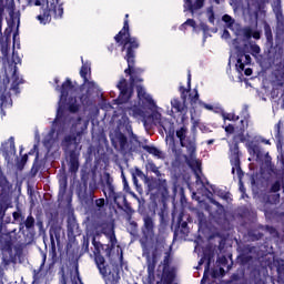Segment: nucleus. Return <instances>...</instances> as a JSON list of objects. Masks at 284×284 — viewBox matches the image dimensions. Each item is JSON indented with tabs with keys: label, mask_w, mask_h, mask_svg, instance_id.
I'll return each mask as SVG.
<instances>
[{
	"label": "nucleus",
	"mask_w": 284,
	"mask_h": 284,
	"mask_svg": "<svg viewBox=\"0 0 284 284\" xmlns=\"http://www.w3.org/2000/svg\"><path fill=\"white\" fill-rule=\"evenodd\" d=\"M23 83V80L19 78L17 73V67H9L3 73H0V99L1 110L3 108H10L12 105V99L10 98V90L17 93L19 85ZM2 114L6 115V113Z\"/></svg>",
	"instance_id": "1"
},
{
	"label": "nucleus",
	"mask_w": 284,
	"mask_h": 284,
	"mask_svg": "<svg viewBox=\"0 0 284 284\" xmlns=\"http://www.w3.org/2000/svg\"><path fill=\"white\" fill-rule=\"evenodd\" d=\"M138 97L140 99L138 106L133 105L131 108L133 116H143L144 119H146L148 114H150V112H153L151 114L153 122L163 128L166 121L165 118H163V115H161L159 111H154L156 110V104L154 103V100H152V97H150V94H146L145 89H143V87L141 85H138Z\"/></svg>",
	"instance_id": "2"
},
{
	"label": "nucleus",
	"mask_w": 284,
	"mask_h": 284,
	"mask_svg": "<svg viewBox=\"0 0 284 284\" xmlns=\"http://www.w3.org/2000/svg\"><path fill=\"white\" fill-rule=\"evenodd\" d=\"M116 43H124L123 50H126V61L129 63V68L125 69V74L131 75V85H134L136 81H143L142 79L134 78V70L132 69V63H134V52L132 50H136L139 48V42L136 38L130 37V24L128 20L124 21L123 29L115 36Z\"/></svg>",
	"instance_id": "3"
},
{
	"label": "nucleus",
	"mask_w": 284,
	"mask_h": 284,
	"mask_svg": "<svg viewBox=\"0 0 284 284\" xmlns=\"http://www.w3.org/2000/svg\"><path fill=\"white\" fill-rule=\"evenodd\" d=\"M176 136L180 139V143L182 148H186L189 152V158H186V163L194 170L196 176V183H201V179L199 178V172L196 170H201V163L194 159V154L196 152V142L194 139L187 136V128L182 126L176 130Z\"/></svg>",
	"instance_id": "4"
},
{
	"label": "nucleus",
	"mask_w": 284,
	"mask_h": 284,
	"mask_svg": "<svg viewBox=\"0 0 284 284\" xmlns=\"http://www.w3.org/2000/svg\"><path fill=\"white\" fill-rule=\"evenodd\" d=\"M88 125L89 122L81 118L72 120L70 129L71 136L65 138L67 143H72V141L73 143H79V141H81V136H83L85 130H88Z\"/></svg>",
	"instance_id": "5"
},
{
	"label": "nucleus",
	"mask_w": 284,
	"mask_h": 284,
	"mask_svg": "<svg viewBox=\"0 0 284 284\" xmlns=\"http://www.w3.org/2000/svg\"><path fill=\"white\" fill-rule=\"evenodd\" d=\"M118 88L120 90L118 104L123 105V103H128L132 97V85H128V80L122 78L118 83Z\"/></svg>",
	"instance_id": "6"
},
{
	"label": "nucleus",
	"mask_w": 284,
	"mask_h": 284,
	"mask_svg": "<svg viewBox=\"0 0 284 284\" xmlns=\"http://www.w3.org/2000/svg\"><path fill=\"white\" fill-rule=\"evenodd\" d=\"M231 163H232V174H241V164L239 160V145L235 144L231 146Z\"/></svg>",
	"instance_id": "7"
},
{
	"label": "nucleus",
	"mask_w": 284,
	"mask_h": 284,
	"mask_svg": "<svg viewBox=\"0 0 284 284\" xmlns=\"http://www.w3.org/2000/svg\"><path fill=\"white\" fill-rule=\"evenodd\" d=\"M94 261L100 274L105 278V276L110 274V266L105 264V257L101 254H97Z\"/></svg>",
	"instance_id": "8"
},
{
	"label": "nucleus",
	"mask_w": 284,
	"mask_h": 284,
	"mask_svg": "<svg viewBox=\"0 0 284 284\" xmlns=\"http://www.w3.org/2000/svg\"><path fill=\"white\" fill-rule=\"evenodd\" d=\"M181 91L183 101L179 99L171 100V106L175 112H185V110H187V106L185 105V94H187V91L183 90V88H181Z\"/></svg>",
	"instance_id": "9"
},
{
	"label": "nucleus",
	"mask_w": 284,
	"mask_h": 284,
	"mask_svg": "<svg viewBox=\"0 0 284 284\" xmlns=\"http://www.w3.org/2000/svg\"><path fill=\"white\" fill-rule=\"evenodd\" d=\"M80 74L84 78V90H97V84L94 82L88 81V74H90V64H83Z\"/></svg>",
	"instance_id": "10"
},
{
	"label": "nucleus",
	"mask_w": 284,
	"mask_h": 284,
	"mask_svg": "<svg viewBox=\"0 0 284 284\" xmlns=\"http://www.w3.org/2000/svg\"><path fill=\"white\" fill-rule=\"evenodd\" d=\"M112 144L114 145L115 150L123 152L128 150V138L120 133L112 140Z\"/></svg>",
	"instance_id": "11"
},
{
	"label": "nucleus",
	"mask_w": 284,
	"mask_h": 284,
	"mask_svg": "<svg viewBox=\"0 0 284 284\" xmlns=\"http://www.w3.org/2000/svg\"><path fill=\"white\" fill-rule=\"evenodd\" d=\"M250 63H252V58L248 54H240L235 68L237 72H243L245 65H250Z\"/></svg>",
	"instance_id": "12"
},
{
	"label": "nucleus",
	"mask_w": 284,
	"mask_h": 284,
	"mask_svg": "<svg viewBox=\"0 0 284 284\" xmlns=\"http://www.w3.org/2000/svg\"><path fill=\"white\" fill-rule=\"evenodd\" d=\"M204 1L205 0H184V8L194 13L196 10H201V8H203Z\"/></svg>",
	"instance_id": "13"
},
{
	"label": "nucleus",
	"mask_w": 284,
	"mask_h": 284,
	"mask_svg": "<svg viewBox=\"0 0 284 284\" xmlns=\"http://www.w3.org/2000/svg\"><path fill=\"white\" fill-rule=\"evenodd\" d=\"M155 187H156L158 192L162 193V196H166V194H168V180L160 176L155 181Z\"/></svg>",
	"instance_id": "14"
},
{
	"label": "nucleus",
	"mask_w": 284,
	"mask_h": 284,
	"mask_svg": "<svg viewBox=\"0 0 284 284\" xmlns=\"http://www.w3.org/2000/svg\"><path fill=\"white\" fill-rule=\"evenodd\" d=\"M68 94H72V82L70 80H67L62 84V90H61V98L60 101H63Z\"/></svg>",
	"instance_id": "15"
},
{
	"label": "nucleus",
	"mask_w": 284,
	"mask_h": 284,
	"mask_svg": "<svg viewBox=\"0 0 284 284\" xmlns=\"http://www.w3.org/2000/svg\"><path fill=\"white\" fill-rule=\"evenodd\" d=\"M105 236H108L111 247L116 246V235L114 234V225H109V231H104Z\"/></svg>",
	"instance_id": "16"
},
{
	"label": "nucleus",
	"mask_w": 284,
	"mask_h": 284,
	"mask_svg": "<svg viewBox=\"0 0 284 284\" xmlns=\"http://www.w3.org/2000/svg\"><path fill=\"white\" fill-rule=\"evenodd\" d=\"M144 150L146 152H149V154H152L153 156H156L158 159H162L163 158V152H161L159 149L154 148V146H144Z\"/></svg>",
	"instance_id": "17"
},
{
	"label": "nucleus",
	"mask_w": 284,
	"mask_h": 284,
	"mask_svg": "<svg viewBox=\"0 0 284 284\" xmlns=\"http://www.w3.org/2000/svg\"><path fill=\"white\" fill-rule=\"evenodd\" d=\"M0 50H1V53L2 55L6 58H8V52H10V44L8 43V41H3L1 40L0 41Z\"/></svg>",
	"instance_id": "18"
},
{
	"label": "nucleus",
	"mask_w": 284,
	"mask_h": 284,
	"mask_svg": "<svg viewBox=\"0 0 284 284\" xmlns=\"http://www.w3.org/2000/svg\"><path fill=\"white\" fill-rule=\"evenodd\" d=\"M146 169L150 170V172H153V174H155L158 178L163 176V174H161V171H159V168L152 162H149L146 164Z\"/></svg>",
	"instance_id": "19"
},
{
	"label": "nucleus",
	"mask_w": 284,
	"mask_h": 284,
	"mask_svg": "<svg viewBox=\"0 0 284 284\" xmlns=\"http://www.w3.org/2000/svg\"><path fill=\"white\" fill-rule=\"evenodd\" d=\"M48 10L49 11L44 12L43 16H38L40 23H43L44 26L50 21V10H52V7H48Z\"/></svg>",
	"instance_id": "20"
},
{
	"label": "nucleus",
	"mask_w": 284,
	"mask_h": 284,
	"mask_svg": "<svg viewBox=\"0 0 284 284\" xmlns=\"http://www.w3.org/2000/svg\"><path fill=\"white\" fill-rule=\"evenodd\" d=\"M224 121H239V115L234 113H223Z\"/></svg>",
	"instance_id": "21"
},
{
	"label": "nucleus",
	"mask_w": 284,
	"mask_h": 284,
	"mask_svg": "<svg viewBox=\"0 0 284 284\" xmlns=\"http://www.w3.org/2000/svg\"><path fill=\"white\" fill-rule=\"evenodd\" d=\"M144 226L150 232L152 227H154V222L152 221V217H144Z\"/></svg>",
	"instance_id": "22"
},
{
	"label": "nucleus",
	"mask_w": 284,
	"mask_h": 284,
	"mask_svg": "<svg viewBox=\"0 0 284 284\" xmlns=\"http://www.w3.org/2000/svg\"><path fill=\"white\" fill-rule=\"evenodd\" d=\"M187 26H190L191 28H196V22L193 19H189L181 26V30H185Z\"/></svg>",
	"instance_id": "23"
},
{
	"label": "nucleus",
	"mask_w": 284,
	"mask_h": 284,
	"mask_svg": "<svg viewBox=\"0 0 284 284\" xmlns=\"http://www.w3.org/2000/svg\"><path fill=\"white\" fill-rule=\"evenodd\" d=\"M222 21H224V23H229V28H232V26H234V19H232V17L227 14L223 16Z\"/></svg>",
	"instance_id": "24"
},
{
	"label": "nucleus",
	"mask_w": 284,
	"mask_h": 284,
	"mask_svg": "<svg viewBox=\"0 0 284 284\" xmlns=\"http://www.w3.org/2000/svg\"><path fill=\"white\" fill-rule=\"evenodd\" d=\"M156 267V263H154V261H150L148 262V272L149 274H154V268Z\"/></svg>",
	"instance_id": "25"
},
{
	"label": "nucleus",
	"mask_w": 284,
	"mask_h": 284,
	"mask_svg": "<svg viewBox=\"0 0 284 284\" xmlns=\"http://www.w3.org/2000/svg\"><path fill=\"white\" fill-rule=\"evenodd\" d=\"M251 52H252L253 57H256V54H260V52H261V47L257 44H252Z\"/></svg>",
	"instance_id": "26"
},
{
	"label": "nucleus",
	"mask_w": 284,
	"mask_h": 284,
	"mask_svg": "<svg viewBox=\"0 0 284 284\" xmlns=\"http://www.w3.org/2000/svg\"><path fill=\"white\" fill-rule=\"evenodd\" d=\"M24 225L28 230H30V227L34 225V217L32 216L27 217Z\"/></svg>",
	"instance_id": "27"
},
{
	"label": "nucleus",
	"mask_w": 284,
	"mask_h": 284,
	"mask_svg": "<svg viewBox=\"0 0 284 284\" xmlns=\"http://www.w3.org/2000/svg\"><path fill=\"white\" fill-rule=\"evenodd\" d=\"M275 130H276V132H277L276 139H277L278 141H281V140L283 139V135H281V122H278V123L275 125Z\"/></svg>",
	"instance_id": "28"
},
{
	"label": "nucleus",
	"mask_w": 284,
	"mask_h": 284,
	"mask_svg": "<svg viewBox=\"0 0 284 284\" xmlns=\"http://www.w3.org/2000/svg\"><path fill=\"white\" fill-rule=\"evenodd\" d=\"M133 176H135V178L139 176L140 179H143L145 176V174L140 169H135Z\"/></svg>",
	"instance_id": "29"
},
{
	"label": "nucleus",
	"mask_w": 284,
	"mask_h": 284,
	"mask_svg": "<svg viewBox=\"0 0 284 284\" xmlns=\"http://www.w3.org/2000/svg\"><path fill=\"white\" fill-rule=\"evenodd\" d=\"M110 225H112V224H110V223H104V224L101 225V227H102V234H105V232H110Z\"/></svg>",
	"instance_id": "30"
},
{
	"label": "nucleus",
	"mask_w": 284,
	"mask_h": 284,
	"mask_svg": "<svg viewBox=\"0 0 284 284\" xmlns=\"http://www.w3.org/2000/svg\"><path fill=\"white\" fill-rule=\"evenodd\" d=\"M272 192H278V190H281V183L280 182H275L273 185H272Z\"/></svg>",
	"instance_id": "31"
},
{
	"label": "nucleus",
	"mask_w": 284,
	"mask_h": 284,
	"mask_svg": "<svg viewBox=\"0 0 284 284\" xmlns=\"http://www.w3.org/2000/svg\"><path fill=\"white\" fill-rule=\"evenodd\" d=\"M98 207H103L105 205V200L99 199L95 201Z\"/></svg>",
	"instance_id": "32"
},
{
	"label": "nucleus",
	"mask_w": 284,
	"mask_h": 284,
	"mask_svg": "<svg viewBox=\"0 0 284 284\" xmlns=\"http://www.w3.org/2000/svg\"><path fill=\"white\" fill-rule=\"evenodd\" d=\"M225 132H227V134L234 133V126L233 125L225 126Z\"/></svg>",
	"instance_id": "33"
},
{
	"label": "nucleus",
	"mask_w": 284,
	"mask_h": 284,
	"mask_svg": "<svg viewBox=\"0 0 284 284\" xmlns=\"http://www.w3.org/2000/svg\"><path fill=\"white\" fill-rule=\"evenodd\" d=\"M2 26H3V16H1V12H0V39L3 37V32L1 31Z\"/></svg>",
	"instance_id": "34"
},
{
	"label": "nucleus",
	"mask_w": 284,
	"mask_h": 284,
	"mask_svg": "<svg viewBox=\"0 0 284 284\" xmlns=\"http://www.w3.org/2000/svg\"><path fill=\"white\" fill-rule=\"evenodd\" d=\"M194 92H195V95H194L193 99H191V102H192V103H196V101H199V91H197V90H194Z\"/></svg>",
	"instance_id": "35"
},
{
	"label": "nucleus",
	"mask_w": 284,
	"mask_h": 284,
	"mask_svg": "<svg viewBox=\"0 0 284 284\" xmlns=\"http://www.w3.org/2000/svg\"><path fill=\"white\" fill-rule=\"evenodd\" d=\"M69 110H70V112H77V110H79V105H77V104H71V105L69 106Z\"/></svg>",
	"instance_id": "36"
},
{
	"label": "nucleus",
	"mask_w": 284,
	"mask_h": 284,
	"mask_svg": "<svg viewBox=\"0 0 284 284\" xmlns=\"http://www.w3.org/2000/svg\"><path fill=\"white\" fill-rule=\"evenodd\" d=\"M11 150H14V139L10 138L9 141H8Z\"/></svg>",
	"instance_id": "37"
},
{
	"label": "nucleus",
	"mask_w": 284,
	"mask_h": 284,
	"mask_svg": "<svg viewBox=\"0 0 284 284\" xmlns=\"http://www.w3.org/2000/svg\"><path fill=\"white\" fill-rule=\"evenodd\" d=\"M203 108H205V110H214V106H212V104H205L202 103Z\"/></svg>",
	"instance_id": "38"
},
{
	"label": "nucleus",
	"mask_w": 284,
	"mask_h": 284,
	"mask_svg": "<svg viewBox=\"0 0 284 284\" xmlns=\"http://www.w3.org/2000/svg\"><path fill=\"white\" fill-rule=\"evenodd\" d=\"M222 37H223V39H229L230 38V31L224 30Z\"/></svg>",
	"instance_id": "39"
},
{
	"label": "nucleus",
	"mask_w": 284,
	"mask_h": 284,
	"mask_svg": "<svg viewBox=\"0 0 284 284\" xmlns=\"http://www.w3.org/2000/svg\"><path fill=\"white\" fill-rule=\"evenodd\" d=\"M59 284H68V280H65V275L64 274H62V277H61Z\"/></svg>",
	"instance_id": "40"
},
{
	"label": "nucleus",
	"mask_w": 284,
	"mask_h": 284,
	"mask_svg": "<svg viewBox=\"0 0 284 284\" xmlns=\"http://www.w3.org/2000/svg\"><path fill=\"white\" fill-rule=\"evenodd\" d=\"M244 72L246 77H252V69H245Z\"/></svg>",
	"instance_id": "41"
},
{
	"label": "nucleus",
	"mask_w": 284,
	"mask_h": 284,
	"mask_svg": "<svg viewBox=\"0 0 284 284\" xmlns=\"http://www.w3.org/2000/svg\"><path fill=\"white\" fill-rule=\"evenodd\" d=\"M45 0H36V6H43Z\"/></svg>",
	"instance_id": "42"
},
{
	"label": "nucleus",
	"mask_w": 284,
	"mask_h": 284,
	"mask_svg": "<svg viewBox=\"0 0 284 284\" xmlns=\"http://www.w3.org/2000/svg\"><path fill=\"white\" fill-rule=\"evenodd\" d=\"M58 14L59 17H63V9L61 7L58 8Z\"/></svg>",
	"instance_id": "43"
},
{
	"label": "nucleus",
	"mask_w": 284,
	"mask_h": 284,
	"mask_svg": "<svg viewBox=\"0 0 284 284\" xmlns=\"http://www.w3.org/2000/svg\"><path fill=\"white\" fill-rule=\"evenodd\" d=\"M209 21H210V23H214V13L213 12H211Z\"/></svg>",
	"instance_id": "44"
},
{
	"label": "nucleus",
	"mask_w": 284,
	"mask_h": 284,
	"mask_svg": "<svg viewBox=\"0 0 284 284\" xmlns=\"http://www.w3.org/2000/svg\"><path fill=\"white\" fill-rule=\"evenodd\" d=\"M191 83H192V75L189 73V78H187V85H189V89H190Z\"/></svg>",
	"instance_id": "45"
},
{
	"label": "nucleus",
	"mask_w": 284,
	"mask_h": 284,
	"mask_svg": "<svg viewBox=\"0 0 284 284\" xmlns=\"http://www.w3.org/2000/svg\"><path fill=\"white\" fill-rule=\"evenodd\" d=\"M253 38H254V39H261V33L255 32V33L253 34Z\"/></svg>",
	"instance_id": "46"
},
{
	"label": "nucleus",
	"mask_w": 284,
	"mask_h": 284,
	"mask_svg": "<svg viewBox=\"0 0 284 284\" xmlns=\"http://www.w3.org/2000/svg\"><path fill=\"white\" fill-rule=\"evenodd\" d=\"M133 182H134V185L139 184V180L136 179V175H133Z\"/></svg>",
	"instance_id": "47"
},
{
	"label": "nucleus",
	"mask_w": 284,
	"mask_h": 284,
	"mask_svg": "<svg viewBox=\"0 0 284 284\" xmlns=\"http://www.w3.org/2000/svg\"><path fill=\"white\" fill-rule=\"evenodd\" d=\"M263 143H265L266 145H270V140H263Z\"/></svg>",
	"instance_id": "48"
},
{
	"label": "nucleus",
	"mask_w": 284,
	"mask_h": 284,
	"mask_svg": "<svg viewBox=\"0 0 284 284\" xmlns=\"http://www.w3.org/2000/svg\"><path fill=\"white\" fill-rule=\"evenodd\" d=\"M240 190H241V192H243V190H244L243 184H240Z\"/></svg>",
	"instance_id": "49"
},
{
	"label": "nucleus",
	"mask_w": 284,
	"mask_h": 284,
	"mask_svg": "<svg viewBox=\"0 0 284 284\" xmlns=\"http://www.w3.org/2000/svg\"><path fill=\"white\" fill-rule=\"evenodd\" d=\"M110 190L111 192H114V187L112 185H110Z\"/></svg>",
	"instance_id": "50"
},
{
	"label": "nucleus",
	"mask_w": 284,
	"mask_h": 284,
	"mask_svg": "<svg viewBox=\"0 0 284 284\" xmlns=\"http://www.w3.org/2000/svg\"><path fill=\"white\" fill-rule=\"evenodd\" d=\"M209 267H210V264L206 265L205 274L207 273Z\"/></svg>",
	"instance_id": "51"
},
{
	"label": "nucleus",
	"mask_w": 284,
	"mask_h": 284,
	"mask_svg": "<svg viewBox=\"0 0 284 284\" xmlns=\"http://www.w3.org/2000/svg\"><path fill=\"white\" fill-rule=\"evenodd\" d=\"M149 187H150V190H154V186H152V185H149Z\"/></svg>",
	"instance_id": "52"
},
{
	"label": "nucleus",
	"mask_w": 284,
	"mask_h": 284,
	"mask_svg": "<svg viewBox=\"0 0 284 284\" xmlns=\"http://www.w3.org/2000/svg\"><path fill=\"white\" fill-rule=\"evenodd\" d=\"M220 272H221V274H223V272H225L223 268H220Z\"/></svg>",
	"instance_id": "53"
},
{
	"label": "nucleus",
	"mask_w": 284,
	"mask_h": 284,
	"mask_svg": "<svg viewBox=\"0 0 284 284\" xmlns=\"http://www.w3.org/2000/svg\"><path fill=\"white\" fill-rule=\"evenodd\" d=\"M48 143H50V142H48V140H45V141H44V144L48 145Z\"/></svg>",
	"instance_id": "54"
},
{
	"label": "nucleus",
	"mask_w": 284,
	"mask_h": 284,
	"mask_svg": "<svg viewBox=\"0 0 284 284\" xmlns=\"http://www.w3.org/2000/svg\"><path fill=\"white\" fill-rule=\"evenodd\" d=\"M209 144H212V140L209 141Z\"/></svg>",
	"instance_id": "55"
},
{
	"label": "nucleus",
	"mask_w": 284,
	"mask_h": 284,
	"mask_svg": "<svg viewBox=\"0 0 284 284\" xmlns=\"http://www.w3.org/2000/svg\"><path fill=\"white\" fill-rule=\"evenodd\" d=\"M134 199H136V194L133 193Z\"/></svg>",
	"instance_id": "56"
},
{
	"label": "nucleus",
	"mask_w": 284,
	"mask_h": 284,
	"mask_svg": "<svg viewBox=\"0 0 284 284\" xmlns=\"http://www.w3.org/2000/svg\"><path fill=\"white\" fill-rule=\"evenodd\" d=\"M240 141H243V138H240Z\"/></svg>",
	"instance_id": "57"
},
{
	"label": "nucleus",
	"mask_w": 284,
	"mask_h": 284,
	"mask_svg": "<svg viewBox=\"0 0 284 284\" xmlns=\"http://www.w3.org/2000/svg\"><path fill=\"white\" fill-rule=\"evenodd\" d=\"M128 17H129V16L126 14L125 18L128 19Z\"/></svg>",
	"instance_id": "58"
}]
</instances>
